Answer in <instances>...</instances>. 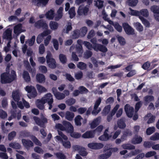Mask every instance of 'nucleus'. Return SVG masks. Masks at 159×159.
Listing matches in <instances>:
<instances>
[{"label":"nucleus","instance_id":"1","mask_svg":"<svg viewBox=\"0 0 159 159\" xmlns=\"http://www.w3.org/2000/svg\"><path fill=\"white\" fill-rule=\"evenodd\" d=\"M16 72L12 70L11 74L7 72H3L0 75V82L2 84H5L11 83L16 78Z\"/></svg>","mask_w":159,"mask_h":159},{"label":"nucleus","instance_id":"2","mask_svg":"<svg viewBox=\"0 0 159 159\" xmlns=\"http://www.w3.org/2000/svg\"><path fill=\"white\" fill-rule=\"evenodd\" d=\"M90 42L93 44V48L96 52L99 51L103 52H106L107 51V48L105 46L100 44L97 43V40L96 38H92Z\"/></svg>","mask_w":159,"mask_h":159},{"label":"nucleus","instance_id":"3","mask_svg":"<svg viewBox=\"0 0 159 159\" xmlns=\"http://www.w3.org/2000/svg\"><path fill=\"white\" fill-rule=\"evenodd\" d=\"M47 63L48 67L52 69H55L57 66L55 59L52 58V53L50 52H48L46 56Z\"/></svg>","mask_w":159,"mask_h":159},{"label":"nucleus","instance_id":"4","mask_svg":"<svg viewBox=\"0 0 159 159\" xmlns=\"http://www.w3.org/2000/svg\"><path fill=\"white\" fill-rule=\"evenodd\" d=\"M25 90L29 93L27 96L29 98H34L37 96V92L34 87L27 85L25 87Z\"/></svg>","mask_w":159,"mask_h":159},{"label":"nucleus","instance_id":"5","mask_svg":"<svg viewBox=\"0 0 159 159\" xmlns=\"http://www.w3.org/2000/svg\"><path fill=\"white\" fill-rule=\"evenodd\" d=\"M122 26L125 32L127 34L133 35L134 34V30L127 23H123Z\"/></svg>","mask_w":159,"mask_h":159},{"label":"nucleus","instance_id":"6","mask_svg":"<svg viewBox=\"0 0 159 159\" xmlns=\"http://www.w3.org/2000/svg\"><path fill=\"white\" fill-rule=\"evenodd\" d=\"M101 98L99 97L96 101L94 103L93 110L92 111V114L93 115H96L100 111V108H99V109H98L101 103Z\"/></svg>","mask_w":159,"mask_h":159},{"label":"nucleus","instance_id":"7","mask_svg":"<svg viewBox=\"0 0 159 159\" xmlns=\"http://www.w3.org/2000/svg\"><path fill=\"white\" fill-rule=\"evenodd\" d=\"M34 119L36 124L41 127L45 128V124L47 123L48 120L46 118L41 119L36 116L34 117Z\"/></svg>","mask_w":159,"mask_h":159},{"label":"nucleus","instance_id":"8","mask_svg":"<svg viewBox=\"0 0 159 159\" xmlns=\"http://www.w3.org/2000/svg\"><path fill=\"white\" fill-rule=\"evenodd\" d=\"M34 26L38 28H42L45 29H47L48 28V25L43 19L40 20L35 22Z\"/></svg>","mask_w":159,"mask_h":159},{"label":"nucleus","instance_id":"9","mask_svg":"<svg viewBox=\"0 0 159 159\" xmlns=\"http://www.w3.org/2000/svg\"><path fill=\"white\" fill-rule=\"evenodd\" d=\"M124 109L127 116L129 118L132 117L134 112V109L128 104H126L125 106Z\"/></svg>","mask_w":159,"mask_h":159},{"label":"nucleus","instance_id":"10","mask_svg":"<svg viewBox=\"0 0 159 159\" xmlns=\"http://www.w3.org/2000/svg\"><path fill=\"white\" fill-rule=\"evenodd\" d=\"M103 144L101 143H91L88 144V147L92 149L98 150L102 148L103 147Z\"/></svg>","mask_w":159,"mask_h":159},{"label":"nucleus","instance_id":"11","mask_svg":"<svg viewBox=\"0 0 159 159\" xmlns=\"http://www.w3.org/2000/svg\"><path fill=\"white\" fill-rule=\"evenodd\" d=\"M62 124L65 128V131L69 133L74 131V127L70 122L64 120L62 122Z\"/></svg>","mask_w":159,"mask_h":159},{"label":"nucleus","instance_id":"12","mask_svg":"<svg viewBox=\"0 0 159 159\" xmlns=\"http://www.w3.org/2000/svg\"><path fill=\"white\" fill-rule=\"evenodd\" d=\"M3 38L4 39L11 40L12 39V30L10 28L7 29L4 32Z\"/></svg>","mask_w":159,"mask_h":159},{"label":"nucleus","instance_id":"13","mask_svg":"<svg viewBox=\"0 0 159 159\" xmlns=\"http://www.w3.org/2000/svg\"><path fill=\"white\" fill-rule=\"evenodd\" d=\"M101 117L99 116L94 119L90 123V127L91 129L96 128L100 123Z\"/></svg>","mask_w":159,"mask_h":159},{"label":"nucleus","instance_id":"14","mask_svg":"<svg viewBox=\"0 0 159 159\" xmlns=\"http://www.w3.org/2000/svg\"><path fill=\"white\" fill-rule=\"evenodd\" d=\"M22 25L19 23L15 25L13 28L14 33L16 35H18L22 32Z\"/></svg>","mask_w":159,"mask_h":159},{"label":"nucleus","instance_id":"15","mask_svg":"<svg viewBox=\"0 0 159 159\" xmlns=\"http://www.w3.org/2000/svg\"><path fill=\"white\" fill-rule=\"evenodd\" d=\"M143 141L142 138L140 136L135 135L131 140V142L134 144H139L141 143Z\"/></svg>","mask_w":159,"mask_h":159},{"label":"nucleus","instance_id":"16","mask_svg":"<svg viewBox=\"0 0 159 159\" xmlns=\"http://www.w3.org/2000/svg\"><path fill=\"white\" fill-rule=\"evenodd\" d=\"M95 134L93 130L87 131L82 135V137L85 139L92 138L94 137Z\"/></svg>","mask_w":159,"mask_h":159},{"label":"nucleus","instance_id":"17","mask_svg":"<svg viewBox=\"0 0 159 159\" xmlns=\"http://www.w3.org/2000/svg\"><path fill=\"white\" fill-rule=\"evenodd\" d=\"M132 134V132L129 129H126L124 132L123 134L121 137L120 139L123 142L127 139L128 136H131Z\"/></svg>","mask_w":159,"mask_h":159},{"label":"nucleus","instance_id":"18","mask_svg":"<svg viewBox=\"0 0 159 159\" xmlns=\"http://www.w3.org/2000/svg\"><path fill=\"white\" fill-rule=\"evenodd\" d=\"M22 142L23 145L26 148H29L33 146V143L30 140H26L25 139H22Z\"/></svg>","mask_w":159,"mask_h":159},{"label":"nucleus","instance_id":"19","mask_svg":"<svg viewBox=\"0 0 159 159\" xmlns=\"http://www.w3.org/2000/svg\"><path fill=\"white\" fill-rule=\"evenodd\" d=\"M36 80L37 82L42 83L45 82L46 78L44 75L42 74H38L36 75Z\"/></svg>","mask_w":159,"mask_h":159},{"label":"nucleus","instance_id":"20","mask_svg":"<svg viewBox=\"0 0 159 159\" xmlns=\"http://www.w3.org/2000/svg\"><path fill=\"white\" fill-rule=\"evenodd\" d=\"M12 97L13 100L15 102L19 101L20 97L19 91L18 90H13L12 92Z\"/></svg>","mask_w":159,"mask_h":159},{"label":"nucleus","instance_id":"21","mask_svg":"<svg viewBox=\"0 0 159 159\" xmlns=\"http://www.w3.org/2000/svg\"><path fill=\"white\" fill-rule=\"evenodd\" d=\"M154 99V97L152 95H147L145 96L143 98L144 105H147L150 102L153 101Z\"/></svg>","mask_w":159,"mask_h":159},{"label":"nucleus","instance_id":"22","mask_svg":"<svg viewBox=\"0 0 159 159\" xmlns=\"http://www.w3.org/2000/svg\"><path fill=\"white\" fill-rule=\"evenodd\" d=\"M41 99L43 100L45 102V103L46 102L48 103L49 102L51 101L52 100L53 102V99L52 98V95L50 93H48L46 95H45V96L44 97L42 98H41Z\"/></svg>","mask_w":159,"mask_h":159},{"label":"nucleus","instance_id":"23","mask_svg":"<svg viewBox=\"0 0 159 159\" xmlns=\"http://www.w3.org/2000/svg\"><path fill=\"white\" fill-rule=\"evenodd\" d=\"M111 136V135H109L107 132H105L103 134L99 137L98 139L101 141H106L109 140Z\"/></svg>","mask_w":159,"mask_h":159},{"label":"nucleus","instance_id":"24","mask_svg":"<svg viewBox=\"0 0 159 159\" xmlns=\"http://www.w3.org/2000/svg\"><path fill=\"white\" fill-rule=\"evenodd\" d=\"M59 58L60 62L62 64H65L67 61V59L66 55L61 53L59 55Z\"/></svg>","mask_w":159,"mask_h":159},{"label":"nucleus","instance_id":"25","mask_svg":"<svg viewBox=\"0 0 159 159\" xmlns=\"http://www.w3.org/2000/svg\"><path fill=\"white\" fill-rule=\"evenodd\" d=\"M22 76L25 81L26 82H29L30 81L31 78L30 76L29 73L27 71H24Z\"/></svg>","mask_w":159,"mask_h":159},{"label":"nucleus","instance_id":"26","mask_svg":"<svg viewBox=\"0 0 159 159\" xmlns=\"http://www.w3.org/2000/svg\"><path fill=\"white\" fill-rule=\"evenodd\" d=\"M37 101L38 102L37 103V107L40 110H43L44 108V105L45 103V102L41 99L40 100H37Z\"/></svg>","mask_w":159,"mask_h":159},{"label":"nucleus","instance_id":"27","mask_svg":"<svg viewBox=\"0 0 159 159\" xmlns=\"http://www.w3.org/2000/svg\"><path fill=\"white\" fill-rule=\"evenodd\" d=\"M74 114L73 113L68 111H67L66 112L65 117L68 120H72L74 117Z\"/></svg>","mask_w":159,"mask_h":159},{"label":"nucleus","instance_id":"28","mask_svg":"<svg viewBox=\"0 0 159 159\" xmlns=\"http://www.w3.org/2000/svg\"><path fill=\"white\" fill-rule=\"evenodd\" d=\"M46 18L49 20H52L54 17V11L51 9L48 11L45 14Z\"/></svg>","mask_w":159,"mask_h":159},{"label":"nucleus","instance_id":"29","mask_svg":"<svg viewBox=\"0 0 159 159\" xmlns=\"http://www.w3.org/2000/svg\"><path fill=\"white\" fill-rule=\"evenodd\" d=\"M118 126L121 129L125 128L126 127V124L123 119L118 120L117 121Z\"/></svg>","mask_w":159,"mask_h":159},{"label":"nucleus","instance_id":"30","mask_svg":"<svg viewBox=\"0 0 159 159\" xmlns=\"http://www.w3.org/2000/svg\"><path fill=\"white\" fill-rule=\"evenodd\" d=\"M139 16H141L142 15L143 16L147 17L149 16V12L148 10L146 9H142L139 11Z\"/></svg>","mask_w":159,"mask_h":159},{"label":"nucleus","instance_id":"31","mask_svg":"<svg viewBox=\"0 0 159 159\" xmlns=\"http://www.w3.org/2000/svg\"><path fill=\"white\" fill-rule=\"evenodd\" d=\"M58 26V23L56 21H51L49 23V26L51 29L52 30H57Z\"/></svg>","mask_w":159,"mask_h":159},{"label":"nucleus","instance_id":"32","mask_svg":"<svg viewBox=\"0 0 159 159\" xmlns=\"http://www.w3.org/2000/svg\"><path fill=\"white\" fill-rule=\"evenodd\" d=\"M121 147L123 149H125L133 150L135 149V146L129 143L123 144Z\"/></svg>","mask_w":159,"mask_h":159},{"label":"nucleus","instance_id":"33","mask_svg":"<svg viewBox=\"0 0 159 159\" xmlns=\"http://www.w3.org/2000/svg\"><path fill=\"white\" fill-rule=\"evenodd\" d=\"M150 10L154 14H159V6L153 5L151 7Z\"/></svg>","mask_w":159,"mask_h":159},{"label":"nucleus","instance_id":"34","mask_svg":"<svg viewBox=\"0 0 159 159\" xmlns=\"http://www.w3.org/2000/svg\"><path fill=\"white\" fill-rule=\"evenodd\" d=\"M79 31L80 32V37H83L86 34L88 29L86 27L84 26L81 28Z\"/></svg>","mask_w":159,"mask_h":159},{"label":"nucleus","instance_id":"35","mask_svg":"<svg viewBox=\"0 0 159 159\" xmlns=\"http://www.w3.org/2000/svg\"><path fill=\"white\" fill-rule=\"evenodd\" d=\"M9 146L10 147L17 149H19L21 147L20 144L16 142L11 143H9Z\"/></svg>","mask_w":159,"mask_h":159},{"label":"nucleus","instance_id":"36","mask_svg":"<svg viewBox=\"0 0 159 159\" xmlns=\"http://www.w3.org/2000/svg\"><path fill=\"white\" fill-rule=\"evenodd\" d=\"M68 13L70 15V19H72L75 17L76 14L75 7H72L70 8L68 11Z\"/></svg>","mask_w":159,"mask_h":159},{"label":"nucleus","instance_id":"37","mask_svg":"<svg viewBox=\"0 0 159 159\" xmlns=\"http://www.w3.org/2000/svg\"><path fill=\"white\" fill-rule=\"evenodd\" d=\"M139 18L142 23L146 27H149L150 25L149 22L143 16H139Z\"/></svg>","mask_w":159,"mask_h":159},{"label":"nucleus","instance_id":"38","mask_svg":"<svg viewBox=\"0 0 159 159\" xmlns=\"http://www.w3.org/2000/svg\"><path fill=\"white\" fill-rule=\"evenodd\" d=\"M82 118L80 115L77 116L75 119V125L77 126H81V120Z\"/></svg>","mask_w":159,"mask_h":159},{"label":"nucleus","instance_id":"39","mask_svg":"<svg viewBox=\"0 0 159 159\" xmlns=\"http://www.w3.org/2000/svg\"><path fill=\"white\" fill-rule=\"evenodd\" d=\"M75 102L76 100L73 98H70L67 99L65 102L66 104L69 106L74 105Z\"/></svg>","mask_w":159,"mask_h":159},{"label":"nucleus","instance_id":"40","mask_svg":"<svg viewBox=\"0 0 159 159\" xmlns=\"http://www.w3.org/2000/svg\"><path fill=\"white\" fill-rule=\"evenodd\" d=\"M79 37H80V32L79 30L77 29L74 30L73 31L72 37L73 39H78Z\"/></svg>","mask_w":159,"mask_h":159},{"label":"nucleus","instance_id":"41","mask_svg":"<svg viewBox=\"0 0 159 159\" xmlns=\"http://www.w3.org/2000/svg\"><path fill=\"white\" fill-rule=\"evenodd\" d=\"M93 55L92 52L89 50H86L84 54V57L85 59H88L90 57Z\"/></svg>","mask_w":159,"mask_h":159},{"label":"nucleus","instance_id":"42","mask_svg":"<svg viewBox=\"0 0 159 159\" xmlns=\"http://www.w3.org/2000/svg\"><path fill=\"white\" fill-rule=\"evenodd\" d=\"M77 67L80 70H84L87 67L86 64L82 62H80L77 65Z\"/></svg>","mask_w":159,"mask_h":159},{"label":"nucleus","instance_id":"43","mask_svg":"<svg viewBox=\"0 0 159 159\" xmlns=\"http://www.w3.org/2000/svg\"><path fill=\"white\" fill-rule=\"evenodd\" d=\"M79 153L80 155L84 157L87 155L88 152L84 148L82 147L79 151Z\"/></svg>","mask_w":159,"mask_h":159},{"label":"nucleus","instance_id":"44","mask_svg":"<svg viewBox=\"0 0 159 159\" xmlns=\"http://www.w3.org/2000/svg\"><path fill=\"white\" fill-rule=\"evenodd\" d=\"M63 8L62 7H59V9L57 11V17H56V18H58V19H61L62 16H63Z\"/></svg>","mask_w":159,"mask_h":159},{"label":"nucleus","instance_id":"45","mask_svg":"<svg viewBox=\"0 0 159 159\" xmlns=\"http://www.w3.org/2000/svg\"><path fill=\"white\" fill-rule=\"evenodd\" d=\"M30 135V133L25 130L20 131V136L23 138L29 137Z\"/></svg>","mask_w":159,"mask_h":159},{"label":"nucleus","instance_id":"46","mask_svg":"<svg viewBox=\"0 0 159 159\" xmlns=\"http://www.w3.org/2000/svg\"><path fill=\"white\" fill-rule=\"evenodd\" d=\"M129 5L131 7L136 6L138 2V0H127Z\"/></svg>","mask_w":159,"mask_h":159},{"label":"nucleus","instance_id":"47","mask_svg":"<svg viewBox=\"0 0 159 159\" xmlns=\"http://www.w3.org/2000/svg\"><path fill=\"white\" fill-rule=\"evenodd\" d=\"M155 131V129L154 127H149L147 129L146 131V134L148 135H150Z\"/></svg>","mask_w":159,"mask_h":159},{"label":"nucleus","instance_id":"48","mask_svg":"<svg viewBox=\"0 0 159 159\" xmlns=\"http://www.w3.org/2000/svg\"><path fill=\"white\" fill-rule=\"evenodd\" d=\"M135 27L136 29L139 32H141L143 30V28L141 24L138 22L136 23Z\"/></svg>","mask_w":159,"mask_h":159},{"label":"nucleus","instance_id":"49","mask_svg":"<svg viewBox=\"0 0 159 159\" xmlns=\"http://www.w3.org/2000/svg\"><path fill=\"white\" fill-rule=\"evenodd\" d=\"M55 97L58 100H61L64 98L65 97V94L63 93L59 92L56 94Z\"/></svg>","mask_w":159,"mask_h":159},{"label":"nucleus","instance_id":"50","mask_svg":"<svg viewBox=\"0 0 159 159\" xmlns=\"http://www.w3.org/2000/svg\"><path fill=\"white\" fill-rule=\"evenodd\" d=\"M36 87L37 90L40 92H43L47 91V90L44 87L40 85L39 84H37Z\"/></svg>","mask_w":159,"mask_h":159},{"label":"nucleus","instance_id":"51","mask_svg":"<svg viewBox=\"0 0 159 159\" xmlns=\"http://www.w3.org/2000/svg\"><path fill=\"white\" fill-rule=\"evenodd\" d=\"M16 135V132L15 131H12L8 134V139L9 140H12Z\"/></svg>","mask_w":159,"mask_h":159},{"label":"nucleus","instance_id":"52","mask_svg":"<svg viewBox=\"0 0 159 159\" xmlns=\"http://www.w3.org/2000/svg\"><path fill=\"white\" fill-rule=\"evenodd\" d=\"M156 152L154 151H150L147 152L145 155V156L146 158H149L155 155Z\"/></svg>","mask_w":159,"mask_h":159},{"label":"nucleus","instance_id":"53","mask_svg":"<svg viewBox=\"0 0 159 159\" xmlns=\"http://www.w3.org/2000/svg\"><path fill=\"white\" fill-rule=\"evenodd\" d=\"M62 143L63 146L66 148H70L71 147L70 143L69 141H64Z\"/></svg>","mask_w":159,"mask_h":159},{"label":"nucleus","instance_id":"54","mask_svg":"<svg viewBox=\"0 0 159 159\" xmlns=\"http://www.w3.org/2000/svg\"><path fill=\"white\" fill-rule=\"evenodd\" d=\"M111 108V106L110 105H107L104 107L103 111L105 115H107L108 114Z\"/></svg>","mask_w":159,"mask_h":159},{"label":"nucleus","instance_id":"55","mask_svg":"<svg viewBox=\"0 0 159 159\" xmlns=\"http://www.w3.org/2000/svg\"><path fill=\"white\" fill-rule=\"evenodd\" d=\"M114 28L117 31L119 32H121L122 31V27L118 23H116L115 24H113Z\"/></svg>","mask_w":159,"mask_h":159},{"label":"nucleus","instance_id":"56","mask_svg":"<svg viewBox=\"0 0 159 159\" xmlns=\"http://www.w3.org/2000/svg\"><path fill=\"white\" fill-rule=\"evenodd\" d=\"M55 155L59 159H66L65 155L61 152H57L56 153Z\"/></svg>","mask_w":159,"mask_h":159},{"label":"nucleus","instance_id":"57","mask_svg":"<svg viewBox=\"0 0 159 159\" xmlns=\"http://www.w3.org/2000/svg\"><path fill=\"white\" fill-rule=\"evenodd\" d=\"M117 38L119 43L121 45H123L125 44V40L122 36H118Z\"/></svg>","mask_w":159,"mask_h":159},{"label":"nucleus","instance_id":"58","mask_svg":"<svg viewBox=\"0 0 159 159\" xmlns=\"http://www.w3.org/2000/svg\"><path fill=\"white\" fill-rule=\"evenodd\" d=\"M83 44H84L89 50H92V48H93V45L92 46L89 42L84 41L83 42Z\"/></svg>","mask_w":159,"mask_h":159},{"label":"nucleus","instance_id":"59","mask_svg":"<svg viewBox=\"0 0 159 159\" xmlns=\"http://www.w3.org/2000/svg\"><path fill=\"white\" fill-rule=\"evenodd\" d=\"M35 40V36L33 35L31 38L28 40L29 45L30 46H32L34 44Z\"/></svg>","mask_w":159,"mask_h":159},{"label":"nucleus","instance_id":"60","mask_svg":"<svg viewBox=\"0 0 159 159\" xmlns=\"http://www.w3.org/2000/svg\"><path fill=\"white\" fill-rule=\"evenodd\" d=\"M150 139L152 140L155 141L159 140V133L156 132L150 137Z\"/></svg>","mask_w":159,"mask_h":159},{"label":"nucleus","instance_id":"61","mask_svg":"<svg viewBox=\"0 0 159 159\" xmlns=\"http://www.w3.org/2000/svg\"><path fill=\"white\" fill-rule=\"evenodd\" d=\"M70 133L71 136L75 138H79L81 136L80 134L77 132H74V131L72 132H70Z\"/></svg>","mask_w":159,"mask_h":159},{"label":"nucleus","instance_id":"62","mask_svg":"<svg viewBox=\"0 0 159 159\" xmlns=\"http://www.w3.org/2000/svg\"><path fill=\"white\" fill-rule=\"evenodd\" d=\"M53 47L56 50H57L59 48V43L57 40L56 39L52 40Z\"/></svg>","mask_w":159,"mask_h":159},{"label":"nucleus","instance_id":"63","mask_svg":"<svg viewBox=\"0 0 159 159\" xmlns=\"http://www.w3.org/2000/svg\"><path fill=\"white\" fill-rule=\"evenodd\" d=\"M45 51V48L43 44H41L39 47V52L41 54H43Z\"/></svg>","mask_w":159,"mask_h":159},{"label":"nucleus","instance_id":"64","mask_svg":"<svg viewBox=\"0 0 159 159\" xmlns=\"http://www.w3.org/2000/svg\"><path fill=\"white\" fill-rule=\"evenodd\" d=\"M7 113L2 109H0V117L2 119H4L7 117Z\"/></svg>","mask_w":159,"mask_h":159}]
</instances>
